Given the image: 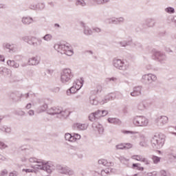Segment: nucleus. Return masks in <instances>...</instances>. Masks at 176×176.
<instances>
[{"label":"nucleus","instance_id":"1","mask_svg":"<svg viewBox=\"0 0 176 176\" xmlns=\"http://www.w3.org/2000/svg\"><path fill=\"white\" fill-rule=\"evenodd\" d=\"M112 64L113 67H114L116 69L122 71V72H124V75H129V74H130V71H131L130 63H126L123 59H120L119 58H114L113 59Z\"/></svg>","mask_w":176,"mask_h":176},{"label":"nucleus","instance_id":"2","mask_svg":"<svg viewBox=\"0 0 176 176\" xmlns=\"http://www.w3.org/2000/svg\"><path fill=\"white\" fill-rule=\"evenodd\" d=\"M53 47L57 53L69 56H74V48L68 43H56L54 44Z\"/></svg>","mask_w":176,"mask_h":176},{"label":"nucleus","instance_id":"3","mask_svg":"<svg viewBox=\"0 0 176 176\" xmlns=\"http://www.w3.org/2000/svg\"><path fill=\"white\" fill-rule=\"evenodd\" d=\"M132 124L135 127H147L149 119L143 116H135L132 119Z\"/></svg>","mask_w":176,"mask_h":176},{"label":"nucleus","instance_id":"4","mask_svg":"<svg viewBox=\"0 0 176 176\" xmlns=\"http://www.w3.org/2000/svg\"><path fill=\"white\" fill-rule=\"evenodd\" d=\"M74 78V74H72V70L69 68H65L60 72V81L63 85L68 83Z\"/></svg>","mask_w":176,"mask_h":176},{"label":"nucleus","instance_id":"5","mask_svg":"<svg viewBox=\"0 0 176 176\" xmlns=\"http://www.w3.org/2000/svg\"><path fill=\"white\" fill-rule=\"evenodd\" d=\"M84 82L85 80H83V78H82L75 80L73 82L72 87L67 91V96H69L70 94H75L76 91L80 90L83 87Z\"/></svg>","mask_w":176,"mask_h":176},{"label":"nucleus","instance_id":"6","mask_svg":"<svg viewBox=\"0 0 176 176\" xmlns=\"http://www.w3.org/2000/svg\"><path fill=\"white\" fill-rule=\"evenodd\" d=\"M164 145V138L161 135H155L151 140V146L154 149H162Z\"/></svg>","mask_w":176,"mask_h":176},{"label":"nucleus","instance_id":"7","mask_svg":"<svg viewBox=\"0 0 176 176\" xmlns=\"http://www.w3.org/2000/svg\"><path fill=\"white\" fill-rule=\"evenodd\" d=\"M142 80L147 83V85H152L155 82H157V76L155 74L148 73L142 76Z\"/></svg>","mask_w":176,"mask_h":176},{"label":"nucleus","instance_id":"8","mask_svg":"<svg viewBox=\"0 0 176 176\" xmlns=\"http://www.w3.org/2000/svg\"><path fill=\"white\" fill-rule=\"evenodd\" d=\"M82 138V136L79 133H73L71 134L69 133H66L65 134V140L67 141V142H76V141H79Z\"/></svg>","mask_w":176,"mask_h":176},{"label":"nucleus","instance_id":"9","mask_svg":"<svg viewBox=\"0 0 176 176\" xmlns=\"http://www.w3.org/2000/svg\"><path fill=\"white\" fill-rule=\"evenodd\" d=\"M155 123L158 127H163V126H166L168 123V117L166 116H158L155 119Z\"/></svg>","mask_w":176,"mask_h":176},{"label":"nucleus","instance_id":"10","mask_svg":"<svg viewBox=\"0 0 176 176\" xmlns=\"http://www.w3.org/2000/svg\"><path fill=\"white\" fill-rule=\"evenodd\" d=\"M72 127L74 130L85 131L89 128V124L87 123L76 122L73 124Z\"/></svg>","mask_w":176,"mask_h":176},{"label":"nucleus","instance_id":"11","mask_svg":"<svg viewBox=\"0 0 176 176\" xmlns=\"http://www.w3.org/2000/svg\"><path fill=\"white\" fill-rule=\"evenodd\" d=\"M23 40L31 46H34V47H36V46H38V42L36 41H38V39L36 38V37L24 36L23 38Z\"/></svg>","mask_w":176,"mask_h":176},{"label":"nucleus","instance_id":"12","mask_svg":"<svg viewBox=\"0 0 176 176\" xmlns=\"http://www.w3.org/2000/svg\"><path fill=\"white\" fill-rule=\"evenodd\" d=\"M46 164V161L43 160H37L36 164L32 166V168L34 170H44L45 165Z\"/></svg>","mask_w":176,"mask_h":176},{"label":"nucleus","instance_id":"13","mask_svg":"<svg viewBox=\"0 0 176 176\" xmlns=\"http://www.w3.org/2000/svg\"><path fill=\"white\" fill-rule=\"evenodd\" d=\"M43 171H46L48 174H52L54 171V164L52 162L46 161L44 166Z\"/></svg>","mask_w":176,"mask_h":176},{"label":"nucleus","instance_id":"14","mask_svg":"<svg viewBox=\"0 0 176 176\" xmlns=\"http://www.w3.org/2000/svg\"><path fill=\"white\" fill-rule=\"evenodd\" d=\"M3 49H8L9 53H16L17 52V45L5 43L3 44Z\"/></svg>","mask_w":176,"mask_h":176},{"label":"nucleus","instance_id":"15","mask_svg":"<svg viewBox=\"0 0 176 176\" xmlns=\"http://www.w3.org/2000/svg\"><path fill=\"white\" fill-rule=\"evenodd\" d=\"M61 108L58 107H52L47 110V114L54 116L55 115H60Z\"/></svg>","mask_w":176,"mask_h":176},{"label":"nucleus","instance_id":"16","mask_svg":"<svg viewBox=\"0 0 176 176\" xmlns=\"http://www.w3.org/2000/svg\"><path fill=\"white\" fill-rule=\"evenodd\" d=\"M59 173L60 174H65L66 175H72L74 172L68 166H59Z\"/></svg>","mask_w":176,"mask_h":176},{"label":"nucleus","instance_id":"17","mask_svg":"<svg viewBox=\"0 0 176 176\" xmlns=\"http://www.w3.org/2000/svg\"><path fill=\"white\" fill-rule=\"evenodd\" d=\"M39 63H41V59L38 56H34L28 59V64L29 65H38Z\"/></svg>","mask_w":176,"mask_h":176},{"label":"nucleus","instance_id":"18","mask_svg":"<svg viewBox=\"0 0 176 176\" xmlns=\"http://www.w3.org/2000/svg\"><path fill=\"white\" fill-rule=\"evenodd\" d=\"M132 159L134 160H138V162H142L144 163V164H149V160H148L146 158H145L142 155H133Z\"/></svg>","mask_w":176,"mask_h":176},{"label":"nucleus","instance_id":"19","mask_svg":"<svg viewBox=\"0 0 176 176\" xmlns=\"http://www.w3.org/2000/svg\"><path fill=\"white\" fill-rule=\"evenodd\" d=\"M139 145L142 148H146L148 146V138L145 135H140Z\"/></svg>","mask_w":176,"mask_h":176},{"label":"nucleus","instance_id":"20","mask_svg":"<svg viewBox=\"0 0 176 176\" xmlns=\"http://www.w3.org/2000/svg\"><path fill=\"white\" fill-rule=\"evenodd\" d=\"M98 163V164H102V166H104L105 167H112L113 166V162L105 159L99 160Z\"/></svg>","mask_w":176,"mask_h":176},{"label":"nucleus","instance_id":"21","mask_svg":"<svg viewBox=\"0 0 176 176\" xmlns=\"http://www.w3.org/2000/svg\"><path fill=\"white\" fill-rule=\"evenodd\" d=\"M142 91V88L140 86L135 87L133 88V91L131 92V96L132 97H137L138 96H141Z\"/></svg>","mask_w":176,"mask_h":176},{"label":"nucleus","instance_id":"22","mask_svg":"<svg viewBox=\"0 0 176 176\" xmlns=\"http://www.w3.org/2000/svg\"><path fill=\"white\" fill-rule=\"evenodd\" d=\"M32 10H43L45 9V3H39L37 4H33L30 6Z\"/></svg>","mask_w":176,"mask_h":176},{"label":"nucleus","instance_id":"23","mask_svg":"<svg viewBox=\"0 0 176 176\" xmlns=\"http://www.w3.org/2000/svg\"><path fill=\"white\" fill-rule=\"evenodd\" d=\"M155 56L160 63H164V61H167V56L163 53L156 52Z\"/></svg>","mask_w":176,"mask_h":176},{"label":"nucleus","instance_id":"24","mask_svg":"<svg viewBox=\"0 0 176 176\" xmlns=\"http://www.w3.org/2000/svg\"><path fill=\"white\" fill-rule=\"evenodd\" d=\"M23 24L25 25H30V24H32L34 23V19L30 16H23L21 19Z\"/></svg>","mask_w":176,"mask_h":176},{"label":"nucleus","instance_id":"25","mask_svg":"<svg viewBox=\"0 0 176 176\" xmlns=\"http://www.w3.org/2000/svg\"><path fill=\"white\" fill-rule=\"evenodd\" d=\"M38 160L36 157H30L28 160V164H25V166L27 167H31L32 166H34V164H36V163L38 162Z\"/></svg>","mask_w":176,"mask_h":176},{"label":"nucleus","instance_id":"26","mask_svg":"<svg viewBox=\"0 0 176 176\" xmlns=\"http://www.w3.org/2000/svg\"><path fill=\"white\" fill-rule=\"evenodd\" d=\"M111 100L109 97L106 96L104 98H102L101 96H98V101L99 105H104V104H107Z\"/></svg>","mask_w":176,"mask_h":176},{"label":"nucleus","instance_id":"27","mask_svg":"<svg viewBox=\"0 0 176 176\" xmlns=\"http://www.w3.org/2000/svg\"><path fill=\"white\" fill-rule=\"evenodd\" d=\"M82 27H84L83 32L85 35H87V36L93 35V30H91V28H89V26H86L85 23H82Z\"/></svg>","mask_w":176,"mask_h":176},{"label":"nucleus","instance_id":"28","mask_svg":"<svg viewBox=\"0 0 176 176\" xmlns=\"http://www.w3.org/2000/svg\"><path fill=\"white\" fill-rule=\"evenodd\" d=\"M89 120L90 122H96L97 120V119L98 118V116L97 114V111L91 113L89 116H88Z\"/></svg>","mask_w":176,"mask_h":176},{"label":"nucleus","instance_id":"29","mask_svg":"<svg viewBox=\"0 0 176 176\" xmlns=\"http://www.w3.org/2000/svg\"><path fill=\"white\" fill-rule=\"evenodd\" d=\"M7 65L9 67H12V68H19L20 67V65L19 64V63L14 60H10L7 61Z\"/></svg>","mask_w":176,"mask_h":176},{"label":"nucleus","instance_id":"30","mask_svg":"<svg viewBox=\"0 0 176 176\" xmlns=\"http://www.w3.org/2000/svg\"><path fill=\"white\" fill-rule=\"evenodd\" d=\"M96 113L98 115V119H100V118H104V116H107V115H108V111H107V110H97Z\"/></svg>","mask_w":176,"mask_h":176},{"label":"nucleus","instance_id":"31","mask_svg":"<svg viewBox=\"0 0 176 176\" xmlns=\"http://www.w3.org/2000/svg\"><path fill=\"white\" fill-rule=\"evenodd\" d=\"M0 75H3V76H9L10 75V72L9 69L5 67H0Z\"/></svg>","mask_w":176,"mask_h":176},{"label":"nucleus","instance_id":"32","mask_svg":"<svg viewBox=\"0 0 176 176\" xmlns=\"http://www.w3.org/2000/svg\"><path fill=\"white\" fill-rule=\"evenodd\" d=\"M92 127H96V131H98L99 134H102L104 133V127L100 124H98L96 126V124H93Z\"/></svg>","mask_w":176,"mask_h":176},{"label":"nucleus","instance_id":"33","mask_svg":"<svg viewBox=\"0 0 176 176\" xmlns=\"http://www.w3.org/2000/svg\"><path fill=\"white\" fill-rule=\"evenodd\" d=\"M89 104L91 105H94V107H97V105H99L98 96L96 98H91L89 100Z\"/></svg>","mask_w":176,"mask_h":176},{"label":"nucleus","instance_id":"34","mask_svg":"<svg viewBox=\"0 0 176 176\" xmlns=\"http://www.w3.org/2000/svg\"><path fill=\"white\" fill-rule=\"evenodd\" d=\"M59 115H60L62 118H64L65 119L68 118V116H69V111L67 109L61 110L60 109V112L59 113Z\"/></svg>","mask_w":176,"mask_h":176},{"label":"nucleus","instance_id":"35","mask_svg":"<svg viewBox=\"0 0 176 176\" xmlns=\"http://www.w3.org/2000/svg\"><path fill=\"white\" fill-rule=\"evenodd\" d=\"M111 0H94L95 5H105L110 2Z\"/></svg>","mask_w":176,"mask_h":176},{"label":"nucleus","instance_id":"36","mask_svg":"<svg viewBox=\"0 0 176 176\" xmlns=\"http://www.w3.org/2000/svg\"><path fill=\"white\" fill-rule=\"evenodd\" d=\"M164 12L168 14H174L175 13V9L173 7H167L164 9Z\"/></svg>","mask_w":176,"mask_h":176},{"label":"nucleus","instance_id":"37","mask_svg":"<svg viewBox=\"0 0 176 176\" xmlns=\"http://www.w3.org/2000/svg\"><path fill=\"white\" fill-rule=\"evenodd\" d=\"M0 130H1V131H3V133H7L8 134L12 132V129H10V127L7 126H1L0 127Z\"/></svg>","mask_w":176,"mask_h":176},{"label":"nucleus","instance_id":"38","mask_svg":"<svg viewBox=\"0 0 176 176\" xmlns=\"http://www.w3.org/2000/svg\"><path fill=\"white\" fill-rule=\"evenodd\" d=\"M43 39L45 42H50L53 39V35L51 34H47L43 37Z\"/></svg>","mask_w":176,"mask_h":176},{"label":"nucleus","instance_id":"39","mask_svg":"<svg viewBox=\"0 0 176 176\" xmlns=\"http://www.w3.org/2000/svg\"><path fill=\"white\" fill-rule=\"evenodd\" d=\"M76 5L77 6H82L85 7L87 3H86V1L85 0H76Z\"/></svg>","mask_w":176,"mask_h":176},{"label":"nucleus","instance_id":"40","mask_svg":"<svg viewBox=\"0 0 176 176\" xmlns=\"http://www.w3.org/2000/svg\"><path fill=\"white\" fill-rule=\"evenodd\" d=\"M45 111H47V104H44L38 110V113H42V112H45Z\"/></svg>","mask_w":176,"mask_h":176},{"label":"nucleus","instance_id":"41","mask_svg":"<svg viewBox=\"0 0 176 176\" xmlns=\"http://www.w3.org/2000/svg\"><path fill=\"white\" fill-rule=\"evenodd\" d=\"M152 160L154 164H157V163L160 162V157L153 155L152 157Z\"/></svg>","mask_w":176,"mask_h":176},{"label":"nucleus","instance_id":"42","mask_svg":"<svg viewBox=\"0 0 176 176\" xmlns=\"http://www.w3.org/2000/svg\"><path fill=\"white\" fill-rule=\"evenodd\" d=\"M107 121L109 122V123L113 124V123H118V120L117 118H109L107 119Z\"/></svg>","mask_w":176,"mask_h":176},{"label":"nucleus","instance_id":"43","mask_svg":"<svg viewBox=\"0 0 176 176\" xmlns=\"http://www.w3.org/2000/svg\"><path fill=\"white\" fill-rule=\"evenodd\" d=\"M116 149L118 151L119 149H124V144L120 143L116 146Z\"/></svg>","mask_w":176,"mask_h":176},{"label":"nucleus","instance_id":"44","mask_svg":"<svg viewBox=\"0 0 176 176\" xmlns=\"http://www.w3.org/2000/svg\"><path fill=\"white\" fill-rule=\"evenodd\" d=\"M6 148H8V144L2 141H0V149H6Z\"/></svg>","mask_w":176,"mask_h":176},{"label":"nucleus","instance_id":"45","mask_svg":"<svg viewBox=\"0 0 176 176\" xmlns=\"http://www.w3.org/2000/svg\"><path fill=\"white\" fill-rule=\"evenodd\" d=\"M16 115H18L19 116H24V115H25V111L23 110H18L16 111Z\"/></svg>","mask_w":176,"mask_h":176},{"label":"nucleus","instance_id":"46","mask_svg":"<svg viewBox=\"0 0 176 176\" xmlns=\"http://www.w3.org/2000/svg\"><path fill=\"white\" fill-rule=\"evenodd\" d=\"M133 145L130 143L124 144V149H131Z\"/></svg>","mask_w":176,"mask_h":176},{"label":"nucleus","instance_id":"47","mask_svg":"<svg viewBox=\"0 0 176 176\" xmlns=\"http://www.w3.org/2000/svg\"><path fill=\"white\" fill-rule=\"evenodd\" d=\"M148 25V27H155V21L153 19H150Z\"/></svg>","mask_w":176,"mask_h":176},{"label":"nucleus","instance_id":"48","mask_svg":"<svg viewBox=\"0 0 176 176\" xmlns=\"http://www.w3.org/2000/svg\"><path fill=\"white\" fill-rule=\"evenodd\" d=\"M109 23H113V24H118V18H111Z\"/></svg>","mask_w":176,"mask_h":176},{"label":"nucleus","instance_id":"49","mask_svg":"<svg viewBox=\"0 0 176 176\" xmlns=\"http://www.w3.org/2000/svg\"><path fill=\"white\" fill-rule=\"evenodd\" d=\"M160 176H168V173H167L166 170H161L160 172Z\"/></svg>","mask_w":176,"mask_h":176},{"label":"nucleus","instance_id":"50","mask_svg":"<svg viewBox=\"0 0 176 176\" xmlns=\"http://www.w3.org/2000/svg\"><path fill=\"white\" fill-rule=\"evenodd\" d=\"M22 171H23V172L25 171V173H34V169L26 168V169H23Z\"/></svg>","mask_w":176,"mask_h":176},{"label":"nucleus","instance_id":"51","mask_svg":"<svg viewBox=\"0 0 176 176\" xmlns=\"http://www.w3.org/2000/svg\"><path fill=\"white\" fill-rule=\"evenodd\" d=\"M93 31H94V32H97L98 34V33L101 32V28L94 27V28H93Z\"/></svg>","mask_w":176,"mask_h":176},{"label":"nucleus","instance_id":"52","mask_svg":"<svg viewBox=\"0 0 176 176\" xmlns=\"http://www.w3.org/2000/svg\"><path fill=\"white\" fill-rule=\"evenodd\" d=\"M21 162H22V163H27V164H28V158L23 157L21 159Z\"/></svg>","mask_w":176,"mask_h":176},{"label":"nucleus","instance_id":"53","mask_svg":"<svg viewBox=\"0 0 176 176\" xmlns=\"http://www.w3.org/2000/svg\"><path fill=\"white\" fill-rule=\"evenodd\" d=\"M120 45L121 46H122V47H126V46H128L129 43H127V42H126V41H121V42L120 43Z\"/></svg>","mask_w":176,"mask_h":176},{"label":"nucleus","instance_id":"54","mask_svg":"<svg viewBox=\"0 0 176 176\" xmlns=\"http://www.w3.org/2000/svg\"><path fill=\"white\" fill-rule=\"evenodd\" d=\"M28 113L29 116H34V115H35V111L32 109H30V110H29Z\"/></svg>","mask_w":176,"mask_h":176},{"label":"nucleus","instance_id":"55","mask_svg":"<svg viewBox=\"0 0 176 176\" xmlns=\"http://www.w3.org/2000/svg\"><path fill=\"white\" fill-rule=\"evenodd\" d=\"M0 160H1V162H5L6 160H7L6 156L0 154Z\"/></svg>","mask_w":176,"mask_h":176},{"label":"nucleus","instance_id":"56","mask_svg":"<svg viewBox=\"0 0 176 176\" xmlns=\"http://www.w3.org/2000/svg\"><path fill=\"white\" fill-rule=\"evenodd\" d=\"M157 175V172L153 171L147 174V176H156Z\"/></svg>","mask_w":176,"mask_h":176},{"label":"nucleus","instance_id":"57","mask_svg":"<svg viewBox=\"0 0 176 176\" xmlns=\"http://www.w3.org/2000/svg\"><path fill=\"white\" fill-rule=\"evenodd\" d=\"M123 21H124V18L123 17H119V18H117V22L118 23H123Z\"/></svg>","mask_w":176,"mask_h":176},{"label":"nucleus","instance_id":"58","mask_svg":"<svg viewBox=\"0 0 176 176\" xmlns=\"http://www.w3.org/2000/svg\"><path fill=\"white\" fill-rule=\"evenodd\" d=\"M111 171H112V168H107L104 169V173L107 175V174H109V173Z\"/></svg>","mask_w":176,"mask_h":176},{"label":"nucleus","instance_id":"59","mask_svg":"<svg viewBox=\"0 0 176 176\" xmlns=\"http://www.w3.org/2000/svg\"><path fill=\"white\" fill-rule=\"evenodd\" d=\"M170 159H174L175 160H176V153H170Z\"/></svg>","mask_w":176,"mask_h":176},{"label":"nucleus","instance_id":"60","mask_svg":"<svg viewBox=\"0 0 176 176\" xmlns=\"http://www.w3.org/2000/svg\"><path fill=\"white\" fill-rule=\"evenodd\" d=\"M119 159H120V162H122V163H124V162L129 161V160L124 158V157H120Z\"/></svg>","mask_w":176,"mask_h":176},{"label":"nucleus","instance_id":"61","mask_svg":"<svg viewBox=\"0 0 176 176\" xmlns=\"http://www.w3.org/2000/svg\"><path fill=\"white\" fill-rule=\"evenodd\" d=\"M123 134H134V132L130 131H122Z\"/></svg>","mask_w":176,"mask_h":176},{"label":"nucleus","instance_id":"62","mask_svg":"<svg viewBox=\"0 0 176 176\" xmlns=\"http://www.w3.org/2000/svg\"><path fill=\"white\" fill-rule=\"evenodd\" d=\"M137 170L139 171H144V167L141 166V164H139V166L137 167Z\"/></svg>","mask_w":176,"mask_h":176},{"label":"nucleus","instance_id":"63","mask_svg":"<svg viewBox=\"0 0 176 176\" xmlns=\"http://www.w3.org/2000/svg\"><path fill=\"white\" fill-rule=\"evenodd\" d=\"M9 176H17V173L16 171L10 172Z\"/></svg>","mask_w":176,"mask_h":176},{"label":"nucleus","instance_id":"64","mask_svg":"<svg viewBox=\"0 0 176 176\" xmlns=\"http://www.w3.org/2000/svg\"><path fill=\"white\" fill-rule=\"evenodd\" d=\"M32 107V104L31 103H28V104H26L25 109H31Z\"/></svg>","mask_w":176,"mask_h":176}]
</instances>
